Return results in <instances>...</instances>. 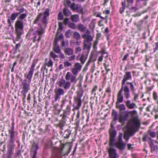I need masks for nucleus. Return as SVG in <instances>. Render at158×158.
I'll return each mask as SVG.
<instances>
[{
    "label": "nucleus",
    "instance_id": "b1692460",
    "mask_svg": "<svg viewBox=\"0 0 158 158\" xmlns=\"http://www.w3.org/2000/svg\"><path fill=\"white\" fill-rule=\"evenodd\" d=\"M147 139H148V142H151V141H153L154 140L152 139L150 137L148 136V133H145L143 134V136L142 138L143 141L144 142H146L147 141Z\"/></svg>",
    "mask_w": 158,
    "mask_h": 158
},
{
    "label": "nucleus",
    "instance_id": "4c0bfd02",
    "mask_svg": "<svg viewBox=\"0 0 158 158\" xmlns=\"http://www.w3.org/2000/svg\"><path fill=\"white\" fill-rule=\"evenodd\" d=\"M72 31L70 29L67 30L65 33V36L68 38H69L71 35Z\"/></svg>",
    "mask_w": 158,
    "mask_h": 158
},
{
    "label": "nucleus",
    "instance_id": "72a5a7b5",
    "mask_svg": "<svg viewBox=\"0 0 158 158\" xmlns=\"http://www.w3.org/2000/svg\"><path fill=\"white\" fill-rule=\"evenodd\" d=\"M75 86L74 84H73L70 90L68 92V94L69 96H72L74 93L75 90Z\"/></svg>",
    "mask_w": 158,
    "mask_h": 158
},
{
    "label": "nucleus",
    "instance_id": "c03bdc74",
    "mask_svg": "<svg viewBox=\"0 0 158 158\" xmlns=\"http://www.w3.org/2000/svg\"><path fill=\"white\" fill-rule=\"evenodd\" d=\"M69 27L73 29H75L77 28L75 24L73 22H71L69 24Z\"/></svg>",
    "mask_w": 158,
    "mask_h": 158
},
{
    "label": "nucleus",
    "instance_id": "9d476101",
    "mask_svg": "<svg viewBox=\"0 0 158 158\" xmlns=\"http://www.w3.org/2000/svg\"><path fill=\"white\" fill-rule=\"evenodd\" d=\"M82 67V65L80 63H77L74 65V68L71 69V71L74 75H77L78 73L81 70Z\"/></svg>",
    "mask_w": 158,
    "mask_h": 158
},
{
    "label": "nucleus",
    "instance_id": "f3484780",
    "mask_svg": "<svg viewBox=\"0 0 158 158\" xmlns=\"http://www.w3.org/2000/svg\"><path fill=\"white\" fill-rule=\"evenodd\" d=\"M126 106L129 109H134L135 107L137 108V107L136 104L134 103H131V101L128 100L127 101H124Z\"/></svg>",
    "mask_w": 158,
    "mask_h": 158
},
{
    "label": "nucleus",
    "instance_id": "f03ea898",
    "mask_svg": "<svg viewBox=\"0 0 158 158\" xmlns=\"http://www.w3.org/2000/svg\"><path fill=\"white\" fill-rule=\"evenodd\" d=\"M16 10L19 11L18 13L20 14L15 23V27L17 34L16 40H19L21 39V35L23 33L24 21H26L25 19L27 15L26 13L21 14L24 11V9L23 7L19 9L17 8Z\"/></svg>",
    "mask_w": 158,
    "mask_h": 158
},
{
    "label": "nucleus",
    "instance_id": "20e7f679",
    "mask_svg": "<svg viewBox=\"0 0 158 158\" xmlns=\"http://www.w3.org/2000/svg\"><path fill=\"white\" fill-rule=\"evenodd\" d=\"M11 125V129L8 130L10 139L9 140V143L7 147V152L14 153L13 151L14 150L15 147V132L14 131V122L12 123Z\"/></svg>",
    "mask_w": 158,
    "mask_h": 158
},
{
    "label": "nucleus",
    "instance_id": "6ab92c4d",
    "mask_svg": "<svg viewBox=\"0 0 158 158\" xmlns=\"http://www.w3.org/2000/svg\"><path fill=\"white\" fill-rule=\"evenodd\" d=\"M115 107L116 108L119 109V113L123 112V111L125 110L126 107L125 105L123 104H119V103H115Z\"/></svg>",
    "mask_w": 158,
    "mask_h": 158
},
{
    "label": "nucleus",
    "instance_id": "e2e57ef3",
    "mask_svg": "<svg viewBox=\"0 0 158 158\" xmlns=\"http://www.w3.org/2000/svg\"><path fill=\"white\" fill-rule=\"evenodd\" d=\"M135 134V132L133 131H128V135H129V136H131L134 135Z\"/></svg>",
    "mask_w": 158,
    "mask_h": 158
},
{
    "label": "nucleus",
    "instance_id": "473e14b6",
    "mask_svg": "<svg viewBox=\"0 0 158 158\" xmlns=\"http://www.w3.org/2000/svg\"><path fill=\"white\" fill-rule=\"evenodd\" d=\"M71 133V132L69 130H66L64 131L63 136L64 138L68 139Z\"/></svg>",
    "mask_w": 158,
    "mask_h": 158
},
{
    "label": "nucleus",
    "instance_id": "79ce46f5",
    "mask_svg": "<svg viewBox=\"0 0 158 158\" xmlns=\"http://www.w3.org/2000/svg\"><path fill=\"white\" fill-rule=\"evenodd\" d=\"M53 64V62L51 59H49V61L46 62V65H47L48 67H52Z\"/></svg>",
    "mask_w": 158,
    "mask_h": 158
},
{
    "label": "nucleus",
    "instance_id": "58836bf2",
    "mask_svg": "<svg viewBox=\"0 0 158 158\" xmlns=\"http://www.w3.org/2000/svg\"><path fill=\"white\" fill-rule=\"evenodd\" d=\"M153 141H151V142H148V143L151 148L152 151H154L156 149V147L154 144Z\"/></svg>",
    "mask_w": 158,
    "mask_h": 158
},
{
    "label": "nucleus",
    "instance_id": "dca6fc26",
    "mask_svg": "<svg viewBox=\"0 0 158 158\" xmlns=\"http://www.w3.org/2000/svg\"><path fill=\"white\" fill-rule=\"evenodd\" d=\"M126 145V143H124L123 141H118L114 143V146L120 150H123L125 149Z\"/></svg>",
    "mask_w": 158,
    "mask_h": 158
},
{
    "label": "nucleus",
    "instance_id": "2f4dec72",
    "mask_svg": "<svg viewBox=\"0 0 158 158\" xmlns=\"http://www.w3.org/2000/svg\"><path fill=\"white\" fill-rule=\"evenodd\" d=\"M73 37L77 40H79L81 38L80 33L77 31H75L73 32Z\"/></svg>",
    "mask_w": 158,
    "mask_h": 158
},
{
    "label": "nucleus",
    "instance_id": "6e6d98bb",
    "mask_svg": "<svg viewBox=\"0 0 158 158\" xmlns=\"http://www.w3.org/2000/svg\"><path fill=\"white\" fill-rule=\"evenodd\" d=\"M134 144H131L130 143H128L127 144L128 149L129 150H130L131 149H133L134 148Z\"/></svg>",
    "mask_w": 158,
    "mask_h": 158
},
{
    "label": "nucleus",
    "instance_id": "a211bd4d",
    "mask_svg": "<svg viewBox=\"0 0 158 158\" xmlns=\"http://www.w3.org/2000/svg\"><path fill=\"white\" fill-rule=\"evenodd\" d=\"M66 118L63 119V116H62V119L60 120L59 123L56 126L59 127L61 130L63 129V127L65 126L66 124Z\"/></svg>",
    "mask_w": 158,
    "mask_h": 158
},
{
    "label": "nucleus",
    "instance_id": "412c9836",
    "mask_svg": "<svg viewBox=\"0 0 158 158\" xmlns=\"http://www.w3.org/2000/svg\"><path fill=\"white\" fill-rule=\"evenodd\" d=\"M82 37L84 39V41L91 42L93 40V37L91 35H86L84 34L82 35Z\"/></svg>",
    "mask_w": 158,
    "mask_h": 158
},
{
    "label": "nucleus",
    "instance_id": "5701e85b",
    "mask_svg": "<svg viewBox=\"0 0 158 158\" xmlns=\"http://www.w3.org/2000/svg\"><path fill=\"white\" fill-rule=\"evenodd\" d=\"M64 52L65 55L70 56L73 54V49L70 48H66L64 49Z\"/></svg>",
    "mask_w": 158,
    "mask_h": 158
},
{
    "label": "nucleus",
    "instance_id": "864d4df0",
    "mask_svg": "<svg viewBox=\"0 0 158 158\" xmlns=\"http://www.w3.org/2000/svg\"><path fill=\"white\" fill-rule=\"evenodd\" d=\"M71 3V2L69 0H65L64 1V5L68 6H69Z\"/></svg>",
    "mask_w": 158,
    "mask_h": 158
},
{
    "label": "nucleus",
    "instance_id": "9b49d317",
    "mask_svg": "<svg viewBox=\"0 0 158 158\" xmlns=\"http://www.w3.org/2000/svg\"><path fill=\"white\" fill-rule=\"evenodd\" d=\"M60 87L55 90V100L56 101L58 99L60 98V96L64 95V89Z\"/></svg>",
    "mask_w": 158,
    "mask_h": 158
},
{
    "label": "nucleus",
    "instance_id": "f704fd0d",
    "mask_svg": "<svg viewBox=\"0 0 158 158\" xmlns=\"http://www.w3.org/2000/svg\"><path fill=\"white\" fill-rule=\"evenodd\" d=\"M19 14H20V13H13L11 14L10 17V19L13 21V22H14V21L15 19Z\"/></svg>",
    "mask_w": 158,
    "mask_h": 158
},
{
    "label": "nucleus",
    "instance_id": "4d7b16f0",
    "mask_svg": "<svg viewBox=\"0 0 158 158\" xmlns=\"http://www.w3.org/2000/svg\"><path fill=\"white\" fill-rule=\"evenodd\" d=\"M98 40H96L94 42L93 48L94 49H96L97 48V45L98 44Z\"/></svg>",
    "mask_w": 158,
    "mask_h": 158
},
{
    "label": "nucleus",
    "instance_id": "0e129e2a",
    "mask_svg": "<svg viewBox=\"0 0 158 158\" xmlns=\"http://www.w3.org/2000/svg\"><path fill=\"white\" fill-rule=\"evenodd\" d=\"M78 7L79 8L78 10L77 11H78V12H80L82 14H83L84 13V12H83V8L80 7H79L78 6Z\"/></svg>",
    "mask_w": 158,
    "mask_h": 158
},
{
    "label": "nucleus",
    "instance_id": "774afa93",
    "mask_svg": "<svg viewBox=\"0 0 158 158\" xmlns=\"http://www.w3.org/2000/svg\"><path fill=\"white\" fill-rule=\"evenodd\" d=\"M59 29L62 30L63 29V23L61 22H60L58 24Z\"/></svg>",
    "mask_w": 158,
    "mask_h": 158
},
{
    "label": "nucleus",
    "instance_id": "7ed1b4c3",
    "mask_svg": "<svg viewBox=\"0 0 158 158\" xmlns=\"http://www.w3.org/2000/svg\"><path fill=\"white\" fill-rule=\"evenodd\" d=\"M77 75H74L70 72H68L65 76V79H60L58 82L60 87H63L65 90L69 89L71 85V83L74 82V85L77 82L76 79Z\"/></svg>",
    "mask_w": 158,
    "mask_h": 158
},
{
    "label": "nucleus",
    "instance_id": "f257e3e1",
    "mask_svg": "<svg viewBox=\"0 0 158 158\" xmlns=\"http://www.w3.org/2000/svg\"><path fill=\"white\" fill-rule=\"evenodd\" d=\"M49 8L46 9L44 13H39L33 22V24H38V25L40 27L39 29L35 31L32 33L33 35H35V38H36V35H38L39 37L37 40L38 42L40 40L43 35L45 32L44 29L43 28L41 24L38 23L40 20H41L43 24L46 25L48 24L47 18L49 16Z\"/></svg>",
    "mask_w": 158,
    "mask_h": 158
},
{
    "label": "nucleus",
    "instance_id": "de8ad7c7",
    "mask_svg": "<svg viewBox=\"0 0 158 158\" xmlns=\"http://www.w3.org/2000/svg\"><path fill=\"white\" fill-rule=\"evenodd\" d=\"M59 40L56 37L54 40L53 43V46H59L58 44V42Z\"/></svg>",
    "mask_w": 158,
    "mask_h": 158
},
{
    "label": "nucleus",
    "instance_id": "cd10ccee",
    "mask_svg": "<svg viewBox=\"0 0 158 158\" xmlns=\"http://www.w3.org/2000/svg\"><path fill=\"white\" fill-rule=\"evenodd\" d=\"M135 85H136V83L135 81H133L132 83L131 84L130 88L132 93L135 92L136 89L135 88Z\"/></svg>",
    "mask_w": 158,
    "mask_h": 158
},
{
    "label": "nucleus",
    "instance_id": "a18cd8bd",
    "mask_svg": "<svg viewBox=\"0 0 158 158\" xmlns=\"http://www.w3.org/2000/svg\"><path fill=\"white\" fill-rule=\"evenodd\" d=\"M81 19H82V23H85L86 22H89L90 20L89 18H84L83 16L81 17Z\"/></svg>",
    "mask_w": 158,
    "mask_h": 158
},
{
    "label": "nucleus",
    "instance_id": "ddd939ff",
    "mask_svg": "<svg viewBox=\"0 0 158 158\" xmlns=\"http://www.w3.org/2000/svg\"><path fill=\"white\" fill-rule=\"evenodd\" d=\"M35 63L34 61H33L31 65L30 71H29L28 74L27 76V77L28 79V81L31 82L32 75L34 70V68L35 65Z\"/></svg>",
    "mask_w": 158,
    "mask_h": 158
},
{
    "label": "nucleus",
    "instance_id": "6e6552de",
    "mask_svg": "<svg viewBox=\"0 0 158 158\" xmlns=\"http://www.w3.org/2000/svg\"><path fill=\"white\" fill-rule=\"evenodd\" d=\"M109 134V146L110 147H113L114 146L115 141V137L117 134V131L116 130L110 129Z\"/></svg>",
    "mask_w": 158,
    "mask_h": 158
},
{
    "label": "nucleus",
    "instance_id": "bf43d9fd",
    "mask_svg": "<svg viewBox=\"0 0 158 158\" xmlns=\"http://www.w3.org/2000/svg\"><path fill=\"white\" fill-rule=\"evenodd\" d=\"M129 136L128 134H125L123 136V138L124 139L126 140H128L129 139Z\"/></svg>",
    "mask_w": 158,
    "mask_h": 158
},
{
    "label": "nucleus",
    "instance_id": "5fc2aeb1",
    "mask_svg": "<svg viewBox=\"0 0 158 158\" xmlns=\"http://www.w3.org/2000/svg\"><path fill=\"white\" fill-rule=\"evenodd\" d=\"M22 41H20L19 43H17L15 46V49L16 50H18L21 47L20 43H22Z\"/></svg>",
    "mask_w": 158,
    "mask_h": 158
},
{
    "label": "nucleus",
    "instance_id": "f8f14e48",
    "mask_svg": "<svg viewBox=\"0 0 158 158\" xmlns=\"http://www.w3.org/2000/svg\"><path fill=\"white\" fill-rule=\"evenodd\" d=\"M108 151L110 158H118V156L116 152V150L112 148V147H110Z\"/></svg>",
    "mask_w": 158,
    "mask_h": 158
},
{
    "label": "nucleus",
    "instance_id": "49530a36",
    "mask_svg": "<svg viewBox=\"0 0 158 158\" xmlns=\"http://www.w3.org/2000/svg\"><path fill=\"white\" fill-rule=\"evenodd\" d=\"M64 66L65 67H69L72 65V64L68 61L64 62Z\"/></svg>",
    "mask_w": 158,
    "mask_h": 158
},
{
    "label": "nucleus",
    "instance_id": "052dcab7",
    "mask_svg": "<svg viewBox=\"0 0 158 158\" xmlns=\"http://www.w3.org/2000/svg\"><path fill=\"white\" fill-rule=\"evenodd\" d=\"M154 47V50L155 52L158 50V41L155 43V46Z\"/></svg>",
    "mask_w": 158,
    "mask_h": 158
},
{
    "label": "nucleus",
    "instance_id": "8fccbe9b",
    "mask_svg": "<svg viewBox=\"0 0 158 158\" xmlns=\"http://www.w3.org/2000/svg\"><path fill=\"white\" fill-rule=\"evenodd\" d=\"M123 135V133H122L120 132L119 133V135L118 138V141H123L122 140Z\"/></svg>",
    "mask_w": 158,
    "mask_h": 158
},
{
    "label": "nucleus",
    "instance_id": "423d86ee",
    "mask_svg": "<svg viewBox=\"0 0 158 158\" xmlns=\"http://www.w3.org/2000/svg\"><path fill=\"white\" fill-rule=\"evenodd\" d=\"M129 117V116L127 111L119 112L118 121L121 124L122 126H124L125 125V122L128 120Z\"/></svg>",
    "mask_w": 158,
    "mask_h": 158
},
{
    "label": "nucleus",
    "instance_id": "338daca9",
    "mask_svg": "<svg viewBox=\"0 0 158 158\" xmlns=\"http://www.w3.org/2000/svg\"><path fill=\"white\" fill-rule=\"evenodd\" d=\"M149 135L151 137L154 138L156 136V134L154 132L152 131L149 133Z\"/></svg>",
    "mask_w": 158,
    "mask_h": 158
},
{
    "label": "nucleus",
    "instance_id": "1a4fd4ad",
    "mask_svg": "<svg viewBox=\"0 0 158 158\" xmlns=\"http://www.w3.org/2000/svg\"><path fill=\"white\" fill-rule=\"evenodd\" d=\"M30 82L27 81V80L24 79L23 80L20 86L22 87V90L21 92L27 93L30 90Z\"/></svg>",
    "mask_w": 158,
    "mask_h": 158
},
{
    "label": "nucleus",
    "instance_id": "13d9d810",
    "mask_svg": "<svg viewBox=\"0 0 158 158\" xmlns=\"http://www.w3.org/2000/svg\"><path fill=\"white\" fill-rule=\"evenodd\" d=\"M21 93L22 94L23 97V98H22L23 102H25V98L26 96V94L27 93H23V92H21Z\"/></svg>",
    "mask_w": 158,
    "mask_h": 158
},
{
    "label": "nucleus",
    "instance_id": "393cba45",
    "mask_svg": "<svg viewBox=\"0 0 158 158\" xmlns=\"http://www.w3.org/2000/svg\"><path fill=\"white\" fill-rule=\"evenodd\" d=\"M71 19L73 22L77 23L79 21V16L78 15H72L71 16Z\"/></svg>",
    "mask_w": 158,
    "mask_h": 158
},
{
    "label": "nucleus",
    "instance_id": "c756f323",
    "mask_svg": "<svg viewBox=\"0 0 158 158\" xmlns=\"http://www.w3.org/2000/svg\"><path fill=\"white\" fill-rule=\"evenodd\" d=\"M112 116L113 118V121H116L117 120V112L116 110L114 109L112 110Z\"/></svg>",
    "mask_w": 158,
    "mask_h": 158
},
{
    "label": "nucleus",
    "instance_id": "2eb2a0df",
    "mask_svg": "<svg viewBox=\"0 0 158 158\" xmlns=\"http://www.w3.org/2000/svg\"><path fill=\"white\" fill-rule=\"evenodd\" d=\"M38 148V144L34 142L32 144L31 147V150L32 151H33V153L32 158H36L37 153V151Z\"/></svg>",
    "mask_w": 158,
    "mask_h": 158
},
{
    "label": "nucleus",
    "instance_id": "4468645a",
    "mask_svg": "<svg viewBox=\"0 0 158 158\" xmlns=\"http://www.w3.org/2000/svg\"><path fill=\"white\" fill-rule=\"evenodd\" d=\"M132 77L131 72H127L125 73V74L124 76V78L122 81L121 86L125 87V83L127 80L131 79Z\"/></svg>",
    "mask_w": 158,
    "mask_h": 158
},
{
    "label": "nucleus",
    "instance_id": "37998d69",
    "mask_svg": "<svg viewBox=\"0 0 158 158\" xmlns=\"http://www.w3.org/2000/svg\"><path fill=\"white\" fill-rule=\"evenodd\" d=\"M63 15L61 12H60L57 15V19L59 20H61L63 19Z\"/></svg>",
    "mask_w": 158,
    "mask_h": 158
},
{
    "label": "nucleus",
    "instance_id": "c9c22d12",
    "mask_svg": "<svg viewBox=\"0 0 158 158\" xmlns=\"http://www.w3.org/2000/svg\"><path fill=\"white\" fill-rule=\"evenodd\" d=\"M53 49L55 52L57 54L59 53L61 51L59 46H53Z\"/></svg>",
    "mask_w": 158,
    "mask_h": 158
},
{
    "label": "nucleus",
    "instance_id": "a878e982",
    "mask_svg": "<svg viewBox=\"0 0 158 158\" xmlns=\"http://www.w3.org/2000/svg\"><path fill=\"white\" fill-rule=\"evenodd\" d=\"M77 28L79 30L82 32H84L86 31V27L84 25L81 24H79L77 26Z\"/></svg>",
    "mask_w": 158,
    "mask_h": 158
},
{
    "label": "nucleus",
    "instance_id": "39448f33",
    "mask_svg": "<svg viewBox=\"0 0 158 158\" xmlns=\"http://www.w3.org/2000/svg\"><path fill=\"white\" fill-rule=\"evenodd\" d=\"M124 91V95L127 99L130 97V91L128 86L125 85V87L121 86V88L117 94V101L115 103H122L123 101V96L122 94L123 91Z\"/></svg>",
    "mask_w": 158,
    "mask_h": 158
},
{
    "label": "nucleus",
    "instance_id": "4be33fe9",
    "mask_svg": "<svg viewBox=\"0 0 158 158\" xmlns=\"http://www.w3.org/2000/svg\"><path fill=\"white\" fill-rule=\"evenodd\" d=\"M70 111V106L69 105H67L66 109L64 111L62 115L63 119H64L65 118H66L67 115L69 114Z\"/></svg>",
    "mask_w": 158,
    "mask_h": 158
},
{
    "label": "nucleus",
    "instance_id": "680f3d73",
    "mask_svg": "<svg viewBox=\"0 0 158 158\" xmlns=\"http://www.w3.org/2000/svg\"><path fill=\"white\" fill-rule=\"evenodd\" d=\"M76 57L75 55H72L71 56L69 57V60L71 61L74 60Z\"/></svg>",
    "mask_w": 158,
    "mask_h": 158
},
{
    "label": "nucleus",
    "instance_id": "bb28decb",
    "mask_svg": "<svg viewBox=\"0 0 158 158\" xmlns=\"http://www.w3.org/2000/svg\"><path fill=\"white\" fill-rule=\"evenodd\" d=\"M63 11L64 15L67 17H68L72 14L71 11L67 8H64Z\"/></svg>",
    "mask_w": 158,
    "mask_h": 158
},
{
    "label": "nucleus",
    "instance_id": "e433bc0d",
    "mask_svg": "<svg viewBox=\"0 0 158 158\" xmlns=\"http://www.w3.org/2000/svg\"><path fill=\"white\" fill-rule=\"evenodd\" d=\"M133 122L134 124L137 127H139L140 126V122L137 118H134L133 120Z\"/></svg>",
    "mask_w": 158,
    "mask_h": 158
},
{
    "label": "nucleus",
    "instance_id": "aec40b11",
    "mask_svg": "<svg viewBox=\"0 0 158 158\" xmlns=\"http://www.w3.org/2000/svg\"><path fill=\"white\" fill-rule=\"evenodd\" d=\"M83 43L84 48L83 49H87L88 51V53H89L92 46V44L91 42L84 41Z\"/></svg>",
    "mask_w": 158,
    "mask_h": 158
},
{
    "label": "nucleus",
    "instance_id": "0eeeda50",
    "mask_svg": "<svg viewBox=\"0 0 158 158\" xmlns=\"http://www.w3.org/2000/svg\"><path fill=\"white\" fill-rule=\"evenodd\" d=\"M83 92L81 91H78L77 95L74 98V101L77 103L75 108L77 109H79L81 106L82 103L81 98L83 96Z\"/></svg>",
    "mask_w": 158,
    "mask_h": 158
},
{
    "label": "nucleus",
    "instance_id": "7c9ffc66",
    "mask_svg": "<svg viewBox=\"0 0 158 158\" xmlns=\"http://www.w3.org/2000/svg\"><path fill=\"white\" fill-rule=\"evenodd\" d=\"M88 54L85 55L84 53L82 54L80 59L82 64H83L85 63Z\"/></svg>",
    "mask_w": 158,
    "mask_h": 158
},
{
    "label": "nucleus",
    "instance_id": "ea45409f",
    "mask_svg": "<svg viewBox=\"0 0 158 158\" xmlns=\"http://www.w3.org/2000/svg\"><path fill=\"white\" fill-rule=\"evenodd\" d=\"M144 22L143 20H141L139 21L137 23H135V25H136L138 29L141 30V27L143 24Z\"/></svg>",
    "mask_w": 158,
    "mask_h": 158
},
{
    "label": "nucleus",
    "instance_id": "3c124183",
    "mask_svg": "<svg viewBox=\"0 0 158 158\" xmlns=\"http://www.w3.org/2000/svg\"><path fill=\"white\" fill-rule=\"evenodd\" d=\"M13 153L7 152L6 155V158H12Z\"/></svg>",
    "mask_w": 158,
    "mask_h": 158
},
{
    "label": "nucleus",
    "instance_id": "69168bd1",
    "mask_svg": "<svg viewBox=\"0 0 158 158\" xmlns=\"http://www.w3.org/2000/svg\"><path fill=\"white\" fill-rule=\"evenodd\" d=\"M60 57L62 59H64L65 58V57L64 55V54L61 52L60 53Z\"/></svg>",
    "mask_w": 158,
    "mask_h": 158
},
{
    "label": "nucleus",
    "instance_id": "a19ab883",
    "mask_svg": "<svg viewBox=\"0 0 158 158\" xmlns=\"http://www.w3.org/2000/svg\"><path fill=\"white\" fill-rule=\"evenodd\" d=\"M49 55L51 57L54 59V60H55L56 58H58L59 57L58 55H57L53 52H51Z\"/></svg>",
    "mask_w": 158,
    "mask_h": 158
},
{
    "label": "nucleus",
    "instance_id": "c85d7f7f",
    "mask_svg": "<svg viewBox=\"0 0 158 158\" xmlns=\"http://www.w3.org/2000/svg\"><path fill=\"white\" fill-rule=\"evenodd\" d=\"M70 8L71 10L75 11H77L79 8L78 5H76L75 3H73L70 6Z\"/></svg>",
    "mask_w": 158,
    "mask_h": 158
},
{
    "label": "nucleus",
    "instance_id": "603ef678",
    "mask_svg": "<svg viewBox=\"0 0 158 158\" xmlns=\"http://www.w3.org/2000/svg\"><path fill=\"white\" fill-rule=\"evenodd\" d=\"M127 112L129 115V114H131L132 116L135 115L137 113V111L135 110H134L132 111H127Z\"/></svg>",
    "mask_w": 158,
    "mask_h": 158
},
{
    "label": "nucleus",
    "instance_id": "09e8293b",
    "mask_svg": "<svg viewBox=\"0 0 158 158\" xmlns=\"http://www.w3.org/2000/svg\"><path fill=\"white\" fill-rule=\"evenodd\" d=\"M132 94L134 96V101L136 102V100L138 98L139 95L138 94H136L135 92L132 93Z\"/></svg>",
    "mask_w": 158,
    "mask_h": 158
}]
</instances>
